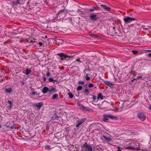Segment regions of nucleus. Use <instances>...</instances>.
<instances>
[{"instance_id":"nucleus-1","label":"nucleus","mask_w":151,"mask_h":151,"mask_svg":"<svg viewBox=\"0 0 151 151\" xmlns=\"http://www.w3.org/2000/svg\"><path fill=\"white\" fill-rule=\"evenodd\" d=\"M57 55L61 58V60H64L65 59L67 60H70L69 58H73L74 57V55H68L63 53H58Z\"/></svg>"},{"instance_id":"nucleus-2","label":"nucleus","mask_w":151,"mask_h":151,"mask_svg":"<svg viewBox=\"0 0 151 151\" xmlns=\"http://www.w3.org/2000/svg\"><path fill=\"white\" fill-rule=\"evenodd\" d=\"M137 116L142 121H143L146 119V117L143 113L139 112L137 114Z\"/></svg>"},{"instance_id":"nucleus-3","label":"nucleus","mask_w":151,"mask_h":151,"mask_svg":"<svg viewBox=\"0 0 151 151\" xmlns=\"http://www.w3.org/2000/svg\"><path fill=\"white\" fill-rule=\"evenodd\" d=\"M67 12V10L65 8H64L63 9L60 10L57 13V15H59V17L60 16H65V14H66Z\"/></svg>"},{"instance_id":"nucleus-4","label":"nucleus","mask_w":151,"mask_h":151,"mask_svg":"<svg viewBox=\"0 0 151 151\" xmlns=\"http://www.w3.org/2000/svg\"><path fill=\"white\" fill-rule=\"evenodd\" d=\"M99 17L93 14H91L90 16V19L91 21H96L98 19Z\"/></svg>"},{"instance_id":"nucleus-5","label":"nucleus","mask_w":151,"mask_h":151,"mask_svg":"<svg viewBox=\"0 0 151 151\" xmlns=\"http://www.w3.org/2000/svg\"><path fill=\"white\" fill-rule=\"evenodd\" d=\"M136 19L133 18L128 17L124 18V21L126 24L131 22L132 21L136 20Z\"/></svg>"},{"instance_id":"nucleus-6","label":"nucleus","mask_w":151,"mask_h":151,"mask_svg":"<svg viewBox=\"0 0 151 151\" xmlns=\"http://www.w3.org/2000/svg\"><path fill=\"white\" fill-rule=\"evenodd\" d=\"M86 120V118H82L81 119L78 121V123H77L76 124V127L78 128L79 126L82 123L85 122Z\"/></svg>"},{"instance_id":"nucleus-7","label":"nucleus","mask_w":151,"mask_h":151,"mask_svg":"<svg viewBox=\"0 0 151 151\" xmlns=\"http://www.w3.org/2000/svg\"><path fill=\"white\" fill-rule=\"evenodd\" d=\"M83 146L86 148L87 151H92V148L91 145L87 144L86 143L83 145Z\"/></svg>"},{"instance_id":"nucleus-8","label":"nucleus","mask_w":151,"mask_h":151,"mask_svg":"<svg viewBox=\"0 0 151 151\" xmlns=\"http://www.w3.org/2000/svg\"><path fill=\"white\" fill-rule=\"evenodd\" d=\"M104 82L106 85L112 88L113 87L114 85L113 83L108 81H105Z\"/></svg>"},{"instance_id":"nucleus-9","label":"nucleus","mask_w":151,"mask_h":151,"mask_svg":"<svg viewBox=\"0 0 151 151\" xmlns=\"http://www.w3.org/2000/svg\"><path fill=\"white\" fill-rule=\"evenodd\" d=\"M42 91L44 94L46 93L47 92H49V88L47 87H44L42 90Z\"/></svg>"},{"instance_id":"nucleus-10","label":"nucleus","mask_w":151,"mask_h":151,"mask_svg":"<svg viewBox=\"0 0 151 151\" xmlns=\"http://www.w3.org/2000/svg\"><path fill=\"white\" fill-rule=\"evenodd\" d=\"M43 103L42 102H40L36 104H34V106H36L37 107L38 109H40L41 107L42 106Z\"/></svg>"},{"instance_id":"nucleus-11","label":"nucleus","mask_w":151,"mask_h":151,"mask_svg":"<svg viewBox=\"0 0 151 151\" xmlns=\"http://www.w3.org/2000/svg\"><path fill=\"white\" fill-rule=\"evenodd\" d=\"M5 92L7 93H10L12 92V88L10 87L8 88H6L5 90Z\"/></svg>"},{"instance_id":"nucleus-12","label":"nucleus","mask_w":151,"mask_h":151,"mask_svg":"<svg viewBox=\"0 0 151 151\" xmlns=\"http://www.w3.org/2000/svg\"><path fill=\"white\" fill-rule=\"evenodd\" d=\"M26 73H25L24 72H23V71L22 72L23 73H25L27 75H28L30 73H32V70L30 69H29V68H27L25 70Z\"/></svg>"},{"instance_id":"nucleus-13","label":"nucleus","mask_w":151,"mask_h":151,"mask_svg":"<svg viewBox=\"0 0 151 151\" xmlns=\"http://www.w3.org/2000/svg\"><path fill=\"white\" fill-rule=\"evenodd\" d=\"M100 6L101 7V8H103L105 10L107 11H109L110 9V8L108 6H106V5H101Z\"/></svg>"},{"instance_id":"nucleus-14","label":"nucleus","mask_w":151,"mask_h":151,"mask_svg":"<svg viewBox=\"0 0 151 151\" xmlns=\"http://www.w3.org/2000/svg\"><path fill=\"white\" fill-rule=\"evenodd\" d=\"M26 42L28 43H33L35 42V39H33V40L29 39L25 40Z\"/></svg>"},{"instance_id":"nucleus-15","label":"nucleus","mask_w":151,"mask_h":151,"mask_svg":"<svg viewBox=\"0 0 151 151\" xmlns=\"http://www.w3.org/2000/svg\"><path fill=\"white\" fill-rule=\"evenodd\" d=\"M28 2L26 1V0H19V5L27 4Z\"/></svg>"},{"instance_id":"nucleus-16","label":"nucleus","mask_w":151,"mask_h":151,"mask_svg":"<svg viewBox=\"0 0 151 151\" xmlns=\"http://www.w3.org/2000/svg\"><path fill=\"white\" fill-rule=\"evenodd\" d=\"M103 121L104 122H106L108 120L109 118L108 117V115H103Z\"/></svg>"},{"instance_id":"nucleus-17","label":"nucleus","mask_w":151,"mask_h":151,"mask_svg":"<svg viewBox=\"0 0 151 151\" xmlns=\"http://www.w3.org/2000/svg\"><path fill=\"white\" fill-rule=\"evenodd\" d=\"M49 91L50 92L55 93L57 91V90L55 88H49Z\"/></svg>"},{"instance_id":"nucleus-18","label":"nucleus","mask_w":151,"mask_h":151,"mask_svg":"<svg viewBox=\"0 0 151 151\" xmlns=\"http://www.w3.org/2000/svg\"><path fill=\"white\" fill-rule=\"evenodd\" d=\"M82 110H83L90 111L91 110V109L89 107L87 106H84Z\"/></svg>"},{"instance_id":"nucleus-19","label":"nucleus","mask_w":151,"mask_h":151,"mask_svg":"<svg viewBox=\"0 0 151 151\" xmlns=\"http://www.w3.org/2000/svg\"><path fill=\"white\" fill-rule=\"evenodd\" d=\"M99 9L98 7L95 8V7H93L92 8L89 9V11L91 12H93L95 10H98Z\"/></svg>"},{"instance_id":"nucleus-20","label":"nucleus","mask_w":151,"mask_h":151,"mask_svg":"<svg viewBox=\"0 0 151 151\" xmlns=\"http://www.w3.org/2000/svg\"><path fill=\"white\" fill-rule=\"evenodd\" d=\"M97 98L98 99H100L101 100L103 99V97L101 93H100L98 94Z\"/></svg>"},{"instance_id":"nucleus-21","label":"nucleus","mask_w":151,"mask_h":151,"mask_svg":"<svg viewBox=\"0 0 151 151\" xmlns=\"http://www.w3.org/2000/svg\"><path fill=\"white\" fill-rule=\"evenodd\" d=\"M103 137L104 139L108 141H109L111 140V139L110 137H108L105 135H103Z\"/></svg>"},{"instance_id":"nucleus-22","label":"nucleus","mask_w":151,"mask_h":151,"mask_svg":"<svg viewBox=\"0 0 151 151\" xmlns=\"http://www.w3.org/2000/svg\"><path fill=\"white\" fill-rule=\"evenodd\" d=\"M58 97V95L57 94H53L52 96V99H57Z\"/></svg>"},{"instance_id":"nucleus-23","label":"nucleus","mask_w":151,"mask_h":151,"mask_svg":"<svg viewBox=\"0 0 151 151\" xmlns=\"http://www.w3.org/2000/svg\"><path fill=\"white\" fill-rule=\"evenodd\" d=\"M77 104L80 109H83V106H84V105H83L81 104L80 103H77Z\"/></svg>"},{"instance_id":"nucleus-24","label":"nucleus","mask_w":151,"mask_h":151,"mask_svg":"<svg viewBox=\"0 0 151 151\" xmlns=\"http://www.w3.org/2000/svg\"><path fill=\"white\" fill-rule=\"evenodd\" d=\"M18 71L17 70H17H16V72L14 73V74L15 75V77L17 79H18L19 78V76H18Z\"/></svg>"},{"instance_id":"nucleus-25","label":"nucleus","mask_w":151,"mask_h":151,"mask_svg":"<svg viewBox=\"0 0 151 151\" xmlns=\"http://www.w3.org/2000/svg\"><path fill=\"white\" fill-rule=\"evenodd\" d=\"M89 92V91L87 89H85L83 90V92L85 93L86 95H88Z\"/></svg>"},{"instance_id":"nucleus-26","label":"nucleus","mask_w":151,"mask_h":151,"mask_svg":"<svg viewBox=\"0 0 151 151\" xmlns=\"http://www.w3.org/2000/svg\"><path fill=\"white\" fill-rule=\"evenodd\" d=\"M149 28V27L147 26V27H145V26H142V29L143 30L144 29H147L148 30Z\"/></svg>"},{"instance_id":"nucleus-27","label":"nucleus","mask_w":151,"mask_h":151,"mask_svg":"<svg viewBox=\"0 0 151 151\" xmlns=\"http://www.w3.org/2000/svg\"><path fill=\"white\" fill-rule=\"evenodd\" d=\"M85 82L84 81H79L78 82V83L79 85H84V84Z\"/></svg>"},{"instance_id":"nucleus-28","label":"nucleus","mask_w":151,"mask_h":151,"mask_svg":"<svg viewBox=\"0 0 151 151\" xmlns=\"http://www.w3.org/2000/svg\"><path fill=\"white\" fill-rule=\"evenodd\" d=\"M91 36L95 38H97L98 37V36L96 35L92 34L91 35Z\"/></svg>"},{"instance_id":"nucleus-29","label":"nucleus","mask_w":151,"mask_h":151,"mask_svg":"<svg viewBox=\"0 0 151 151\" xmlns=\"http://www.w3.org/2000/svg\"><path fill=\"white\" fill-rule=\"evenodd\" d=\"M108 117L109 118L111 119H114L115 117L111 115H108Z\"/></svg>"},{"instance_id":"nucleus-30","label":"nucleus","mask_w":151,"mask_h":151,"mask_svg":"<svg viewBox=\"0 0 151 151\" xmlns=\"http://www.w3.org/2000/svg\"><path fill=\"white\" fill-rule=\"evenodd\" d=\"M68 94L69 96V97L70 98H72L73 97V95L71 93V92L69 93Z\"/></svg>"},{"instance_id":"nucleus-31","label":"nucleus","mask_w":151,"mask_h":151,"mask_svg":"<svg viewBox=\"0 0 151 151\" xmlns=\"http://www.w3.org/2000/svg\"><path fill=\"white\" fill-rule=\"evenodd\" d=\"M126 148L128 149H131L132 150H134L135 149V148H134L133 147H131V146H128L127 147H126Z\"/></svg>"},{"instance_id":"nucleus-32","label":"nucleus","mask_w":151,"mask_h":151,"mask_svg":"<svg viewBox=\"0 0 151 151\" xmlns=\"http://www.w3.org/2000/svg\"><path fill=\"white\" fill-rule=\"evenodd\" d=\"M82 89V86H78L77 88V91H79L80 90H81Z\"/></svg>"},{"instance_id":"nucleus-33","label":"nucleus","mask_w":151,"mask_h":151,"mask_svg":"<svg viewBox=\"0 0 151 151\" xmlns=\"http://www.w3.org/2000/svg\"><path fill=\"white\" fill-rule=\"evenodd\" d=\"M31 94L33 95H37V93L36 91H32L31 93Z\"/></svg>"},{"instance_id":"nucleus-34","label":"nucleus","mask_w":151,"mask_h":151,"mask_svg":"<svg viewBox=\"0 0 151 151\" xmlns=\"http://www.w3.org/2000/svg\"><path fill=\"white\" fill-rule=\"evenodd\" d=\"M13 3H14V5H17L19 4V0H17L16 1L13 2Z\"/></svg>"},{"instance_id":"nucleus-35","label":"nucleus","mask_w":151,"mask_h":151,"mask_svg":"<svg viewBox=\"0 0 151 151\" xmlns=\"http://www.w3.org/2000/svg\"><path fill=\"white\" fill-rule=\"evenodd\" d=\"M88 86L89 88H92L93 87V84L90 83L88 85Z\"/></svg>"},{"instance_id":"nucleus-36","label":"nucleus","mask_w":151,"mask_h":151,"mask_svg":"<svg viewBox=\"0 0 151 151\" xmlns=\"http://www.w3.org/2000/svg\"><path fill=\"white\" fill-rule=\"evenodd\" d=\"M45 148L48 150H50V146L49 145H46L45 147Z\"/></svg>"},{"instance_id":"nucleus-37","label":"nucleus","mask_w":151,"mask_h":151,"mask_svg":"<svg viewBox=\"0 0 151 151\" xmlns=\"http://www.w3.org/2000/svg\"><path fill=\"white\" fill-rule=\"evenodd\" d=\"M8 103L10 104V108H11V107H12V103L10 101V100H8Z\"/></svg>"},{"instance_id":"nucleus-38","label":"nucleus","mask_w":151,"mask_h":151,"mask_svg":"<svg viewBox=\"0 0 151 151\" xmlns=\"http://www.w3.org/2000/svg\"><path fill=\"white\" fill-rule=\"evenodd\" d=\"M132 52L134 54H136L138 53V51L136 50H133L132 51Z\"/></svg>"},{"instance_id":"nucleus-39","label":"nucleus","mask_w":151,"mask_h":151,"mask_svg":"<svg viewBox=\"0 0 151 151\" xmlns=\"http://www.w3.org/2000/svg\"><path fill=\"white\" fill-rule=\"evenodd\" d=\"M85 78L86 79V80L87 81L89 80L90 78V77L88 76H86Z\"/></svg>"},{"instance_id":"nucleus-40","label":"nucleus","mask_w":151,"mask_h":151,"mask_svg":"<svg viewBox=\"0 0 151 151\" xmlns=\"http://www.w3.org/2000/svg\"><path fill=\"white\" fill-rule=\"evenodd\" d=\"M131 73L134 76H136V72L135 71H132L131 72Z\"/></svg>"},{"instance_id":"nucleus-41","label":"nucleus","mask_w":151,"mask_h":151,"mask_svg":"<svg viewBox=\"0 0 151 151\" xmlns=\"http://www.w3.org/2000/svg\"><path fill=\"white\" fill-rule=\"evenodd\" d=\"M49 80L50 82H52L53 81V79L52 78H49Z\"/></svg>"},{"instance_id":"nucleus-42","label":"nucleus","mask_w":151,"mask_h":151,"mask_svg":"<svg viewBox=\"0 0 151 151\" xmlns=\"http://www.w3.org/2000/svg\"><path fill=\"white\" fill-rule=\"evenodd\" d=\"M40 3H37L36 2L35 3V6H40Z\"/></svg>"},{"instance_id":"nucleus-43","label":"nucleus","mask_w":151,"mask_h":151,"mask_svg":"<svg viewBox=\"0 0 151 151\" xmlns=\"http://www.w3.org/2000/svg\"><path fill=\"white\" fill-rule=\"evenodd\" d=\"M90 70L89 68H86V69L84 70V71L85 72V71H90Z\"/></svg>"},{"instance_id":"nucleus-44","label":"nucleus","mask_w":151,"mask_h":151,"mask_svg":"<svg viewBox=\"0 0 151 151\" xmlns=\"http://www.w3.org/2000/svg\"><path fill=\"white\" fill-rule=\"evenodd\" d=\"M92 99L94 100H95L96 99V97L94 95L92 96Z\"/></svg>"},{"instance_id":"nucleus-45","label":"nucleus","mask_w":151,"mask_h":151,"mask_svg":"<svg viewBox=\"0 0 151 151\" xmlns=\"http://www.w3.org/2000/svg\"><path fill=\"white\" fill-rule=\"evenodd\" d=\"M50 75V73L48 71H47V74H46L47 76H49Z\"/></svg>"},{"instance_id":"nucleus-46","label":"nucleus","mask_w":151,"mask_h":151,"mask_svg":"<svg viewBox=\"0 0 151 151\" xmlns=\"http://www.w3.org/2000/svg\"><path fill=\"white\" fill-rule=\"evenodd\" d=\"M142 78V76H138L137 77V79H139L141 78Z\"/></svg>"},{"instance_id":"nucleus-47","label":"nucleus","mask_w":151,"mask_h":151,"mask_svg":"<svg viewBox=\"0 0 151 151\" xmlns=\"http://www.w3.org/2000/svg\"><path fill=\"white\" fill-rule=\"evenodd\" d=\"M43 81H45H45L46 80V78L45 77H44L43 78Z\"/></svg>"},{"instance_id":"nucleus-48","label":"nucleus","mask_w":151,"mask_h":151,"mask_svg":"<svg viewBox=\"0 0 151 151\" xmlns=\"http://www.w3.org/2000/svg\"><path fill=\"white\" fill-rule=\"evenodd\" d=\"M76 61H77L78 62H79V63H80L81 62V61H80L78 59H76Z\"/></svg>"},{"instance_id":"nucleus-49","label":"nucleus","mask_w":151,"mask_h":151,"mask_svg":"<svg viewBox=\"0 0 151 151\" xmlns=\"http://www.w3.org/2000/svg\"><path fill=\"white\" fill-rule=\"evenodd\" d=\"M148 55L149 57L151 58V53H149L148 54Z\"/></svg>"},{"instance_id":"nucleus-50","label":"nucleus","mask_w":151,"mask_h":151,"mask_svg":"<svg viewBox=\"0 0 151 151\" xmlns=\"http://www.w3.org/2000/svg\"><path fill=\"white\" fill-rule=\"evenodd\" d=\"M137 80V78H134L133 80H132V82H133L134 80Z\"/></svg>"},{"instance_id":"nucleus-51","label":"nucleus","mask_w":151,"mask_h":151,"mask_svg":"<svg viewBox=\"0 0 151 151\" xmlns=\"http://www.w3.org/2000/svg\"><path fill=\"white\" fill-rule=\"evenodd\" d=\"M146 51L148 52H151V50H146Z\"/></svg>"},{"instance_id":"nucleus-52","label":"nucleus","mask_w":151,"mask_h":151,"mask_svg":"<svg viewBox=\"0 0 151 151\" xmlns=\"http://www.w3.org/2000/svg\"><path fill=\"white\" fill-rule=\"evenodd\" d=\"M21 83L22 85H24V82L23 81H21Z\"/></svg>"},{"instance_id":"nucleus-53","label":"nucleus","mask_w":151,"mask_h":151,"mask_svg":"<svg viewBox=\"0 0 151 151\" xmlns=\"http://www.w3.org/2000/svg\"><path fill=\"white\" fill-rule=\"evenodd\" d=\"M50 129V128L48 126H47V127H46V129L48 130H49V129Z\"/></svg>"},{"instance_id":"nucleus-54","label":"nucleus","mask_w":151,"mask_h":151,"mask_svg":"<svg viewBox=\"0 0 151 151\" xmlns=\"http://www.w3.org/2000/svg\"><path fill=\"white\" fill-rule=\"evenodd\" d=\"M24 31H25V30H24V29H22V30H20V31L19 30V31L21 32H24Z\"/></svg>"},{"instance_id":"nucleus-55","label":"nucleus","mask_w":151,"mask_h":151,"mask_svg":"<svg viewBox=\"0 0 151 151\" xmlns=\"http://www.w3.org/2000/svg\"><path fill=\"white\" fill-rule=\"evenodd\" d=\"M39 44L41 46L42 45V43L41 42H39Z\"/></svg>"},{"instance_id":"nucleus-56","label":"nucleus","mask_w":151,"mask_h":151,"mask_svg":"<svg viewBox=\"0 0 151 151\" xmlns=\"http://www.w3.org/2000/svg\"><path fill=\"white\" fill-rule=\"evenodd\" d=\"M135 149H136L137 150H139L140 149L139 147H136L135 149Z\"/></svg>"},{"instance_id":"nucleus-57","label":"nucleus","mask_w":151,"mask_h":151,"mask_svg":"<svg viewBox=\"0 0 151 151\" xmlns=\"http://www.w3.org/2000/svg\"><path fill=\"white\" fill-rule=\"evenodd\" d=\"M149 109L151 111V106H149Z\"/></svg>"},{"instance_id":"nucleus-58","label":"nucleus","mask_w":151,"mask_h":151,"mask_svg":"<svg viewBox=\"0 0 151 151\" xmlns=\"http://www.w3.org/2000/svg\"><path fill=\"white\" fill-rule=\"evenodd\" d=\"M133 26V24H131V25H130L129 26V27H132Z\"/></svg>"},{"instance_id":"nucleus-59","label":"nucleus","mask_w":151,"mask_h":151,"mask_svg":"<svg viewBox=\"0 0 151 151\" xmlns=\"http://www.w3.org/2000/svg\"><path fill=\"white\" fill-rule=\"evenodd\" d=\"M117 151H122V150L120 149H119Z\"/></svg>"},{"instance_id":"nucleus-60","label":"nucleus","mask_w":151,"mask_h":151,"mask_svg":"<svg viewBox=\"0 0 151 151\" xmlns=\"http://www.w3.org/2000/svg\"><path fill=\"white\" fill-rule=\"evenodd\" d=\"M89 74H86V76H88Z\"/></svg>"},{"instance_id":"nucleus-61","label":"nucleus","mask_w":151,"mask_h":151,"mask_svg":"<svg viewBox=\"0 0 151 151\" xmlns=\"http://www.w3.org/2000/svg\"><path fill=\"white\" fill-rule=\"evenodd\" d=\"M53 81H54V82H57V80H53Z\"/></svg>"},{"instance_id":"nucleus-62","label":"nucleus","mask_w":151,"mask_h":151,"mask_svg":"<svg viewBox=\"0 0 151 151\" xmlns=\"http://www.w3.org/2000/svg\"><path fill=\"white\" fill-rule=\"evenodd\" d=\"M3 81V80H1V81H0V82H2V81Z\"/></svg>"},{"instance_id":"nucleus-63","label":"nucleus","mask_w":151,"mask_h":151,"mask_svg":"<svg viewBox=\"0 0 151 151\" xmlns=\"http://www.w3.org/2000/svg\"><path fill=\"white\" fill-rule=\"evenodd\" d=\"M13 128H14V127H11V128L12 129H13Z\"/></svg>"},{"instance_id":"nucleus-64","label":"nucleus","mask_w":151,"mask_h":151,"mask_svg":"<svg viewBox=\"0 0 151 151\" xmlns=\"http://www.w3.org/2000/svg\"><path fill=\"white\" fill-rule=\"evenodd\" d=\"M1 125L0 124V128H1Z\"/></svg>"}]
</instances>
